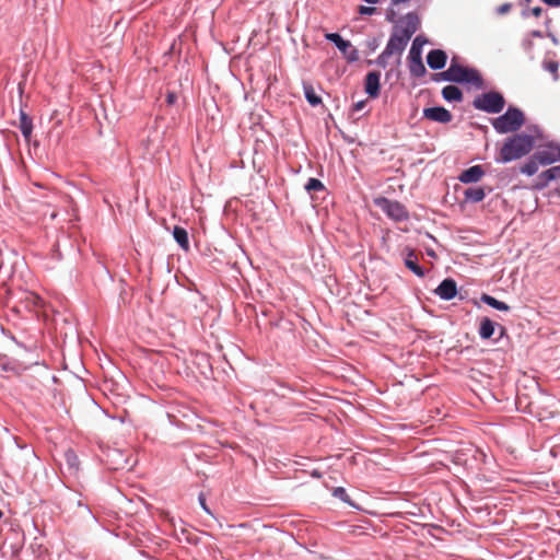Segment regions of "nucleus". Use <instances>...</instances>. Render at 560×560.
Returning <instances> with one entry per match:
<instances>
[{"instance_id":"nucleus-26","label":"nucleus","mask_w":560,"mask_h":560,"mask_svg":"<svg viewBox=\"0 0 560 560\" xmlns=\"http://www.w3.org/2000/svg\"><path fill=\"white\" fill-rule=\"evenodd\" d=\"M544 70L550 72L553 75V80L557 81L559 79L558 69L559 63L553 60H548L542 62Z\"/></svg>"},{"instance_id":"nucleus-17","label":"nucleus","mask_w":560,"mask_h":560,"mask_svg":"<svg viewBox=\"0 0 560 560\" xmlns=\"http://www.w3.org/2000/svg\"><path fill=\"white\" fill-rule=\"evenodd\" d=\"M19 128L23 138L28 141L32 132H33V120L32 118L23 110L20 112V125Z\"/></svg>"},{"instance_id":"nucleus-29","label":"nucleus","mask_w":560,"mask_h":560,"mask_svg":"<svg viewBox=\"0 0 560 560\" xmlns=\"http://www.w3.org/2000/svg\"><path fill=\"white\" fill-rule=\"evenodd\" d=\"M332 494L335 498H338L339 500H341L346 503H350V497L345 488H342V487L335 488Z\"/></svg>"},{"instance_id":"nucleus-33","label":"nucleus","mask_w":560,"mask_h":560,"mask_svg":"<svg viewBox=\"0 0 560 560\" xmlns=\"http://www.w3.org/2000/svg\"><path fill=\"white\" fill-rule=\"evenodd\" d=\"M366 106V101L362 100L353 104L352 110L353 112H360L364 109Z\"/></svg>"},{"instance_id":"nucleus-8","label":"nucleus","mask_w":560,"mask_h":560,"mask_svg":"<svg viewBox=\"0 0 560 560\" xmlns=\"http://www.w3.org/2000/svg\"><path fill=\"white\" fill-rule=\"evenodd\" d=\"M325 38L341 51L348 62L352 63L359 60V50L349 40L343 39L340 34L327 33Z\"/></svg>"},{"instance_id":"nucleus-32","label":"nucleus","mask_w":560,"mask_h":560,"mask_svg":"<svg viewBox=\"0 0 560 560\" xmlns=\"http://www.w3.org/2000/svg\"><path fill=\"white\" fill-rule=\"evenodd\" d=\"M512 8V4L511 3H503L501 4L500 7L497 8V13L498 14H505L508 13Z\"/></svg>"},{"instance_id":"nucleus-24","label":"nucleus","mask_w":560,"mask_h":560,"mask_svg":"<svg viewBox=\"0 0 560 560\" xmlns=\"http://www.w3.org/2000/svg\"><path fill=\"white\" fill-rule=\"evenodd\" d=\"M538 164H540V163L535 159V154H534L529 160H527L521 166V173H523L527 176H533L538 171Z\"/></svg>"},{"instance_id":"nucleus-4","label":"nucleus","mask_w":560,"mask_h":560,"mask_svg":"<svg viewBox=\"0 0 560 560\" xmlns=\"http://www.w3.org/2000/svg\"><path fill=\"white\" fill-rule=\"evenodd\" d=\"M525 122L524 113L517 108L510 106L506 112L492 120V127L499 135H505L517 131Z\"/></svg>"},{"instance_id":"nucleus-35","label":"nucleus","mask_w":560,"mask_h":560,"mask_svg":"<svg viewBox=\"0 0 560 560\" xmlns=\"http://www.w3.org/2000/svg\"><path fill=\"white\" fill-rule=\"evenodd\" d=\"M177 100V96L175 93H168L166 96V102L168 105H173Z\"/></svg>"},{"instance_id":"nucleus-43","label":"nucleus","mask_w":560,"mask_h":560,"mask_svg":"<svg viewBox=\"0 0 560 560\" xmlns=\"http://www.w3.org/2000/svg\"><path fill=\"white\" fill-rule=\"evenodd\" d=\"M114 455L119 456V457H122V454H120L118 451H115V452H114Z\"/></svg>"},{"instance_id":"nucleus-36","label":"nucleus","mask_w":560,"mask_h":560,"mask_svg":"<svg viewBox=\"0 0 560 560\" xmlns=\"http://www.w3.org/2000/svg\"><path fill=\"white\" fill-rule=\"evenodd\" d=\"M549 7H560V0H541Z\"/></svg>"},{"instance_id":"nucleus-45","label":"nucleus","mask_w":560,"mask_h":560,"mask_svg":"<svg viewBox=\"0 0 560 560\" xmlns=\"http://www.w3.org/2000/svg\"><path fill=\"white\" fill-rule=\"evenodd\" d=\"M429 255L434 256L435 254H434V252L432 250V252H429Z\"/></svg>"},{"instance_id":"nucleus-20","label":"nucleus","mask_w":560,"mask_h":560,"mask_svg":"<svg viewBox=\"0 0 560 560\" xmlns=\"http://www.w3.org/2000/svg\"><path fill=\"white\" fill-rule=\"evenodd\" d=\"M465 200L468 202H480L486 197V191L482 187H470L464 191Z\"/></svg>"},{"instance_id":"nucleus-15","label":"nucleus","mask_w":560,"mask_h":560,"mask_svg":"<svg viewBox=\"0 0 560 560\" xmlns=\"http://www.w3.org/2000/svg\"><path fill=\"white\" fill-rule=\"evenodd\" d=\"M447 55L442 49H432L427 56V63L432 70H441L445 67Z\"/></svg>"},{"instance_id":"nucleus-11","label":"nucleus","mask_w":560,"mask_h":560,"mask_svg":"<svg viewBox=\"0 0 560 560\" xmlns=\"http://www.w3.org/2000/svg\"><path fill=\"white\" fill-rule=\"evenodd\" d=\"M434 293L441 300L451 301L457 295V283L454 279L446 278L438 285Z\"/></svg>"},{"instance_id":"nucleus-40","label":"nucleus","mask_w":560,"mask_h":560,"mask_svg":"<svg viewBox=\"0 0 560 560\" xmlns=\"http://www.w3.org/2000/svg\"><path fill=\"white\" fill-rule=\"evenodd\" d=\"M530 36L540 38L542 37V33L540 31L535 30L530 32Z\"/></svg>"},{"instance_id":"nucleus-38","label":"nucleus","mask_w":560,"mask_h":560,"mask_svg":"<svg viewBox=\"0 0 560 560\" xmlns=\"http://www.w3.org/2000/svg\"><path fill=\"white\" fill-rule=\"evenodd\" d=\"M542 12V9L540 7H535L532 9V14L535 15L536 18L540 16Z\"/></svg>"},{"instance_id":"nucleus-22","label":"nucleus","mask_w":560,"mask_h":560,"mask_svg":"<svg viewBox=\"0 0 560 560\" xmlns=\"http://www.w3.org/2000/svg\"><path fill=\"white\" fill-rule=\"evenodd\" d=\"M174 240L184 250L189 249V238L187 231L182 226H175L173 230Z\"/></svg>"},{"instance_id":"nucleus-3","label":"nucleus","mask_w":560,"mask_h":560,"mask_svg":"<svg viewBox=\"0 0 560 560\" xmlns=\"http://www.w3.org/2000/svg\"><path fill=\"white\" fill-rule=\"evenodd\" d=\"M534 144L535 139L532 135L515 133L505 139L495 161L505 164L521 159L532 151Z\"/></svg>"},{"instance_id":"nucleus-34","label":"nucleus","mask_w":560,"mask_h":560,"mask_svg":"<svg viewBox=\"0 0 560 560\" xmlns=\"http://www.w3.org/2000/svg\"><path fill=\"white\" fill-rule=\"evenodd\" d=\"M198 499H199V503H200V505H201L202 510H203L205 512H207L208 514H211V512H210V510H209V508H208V505H207V503H206V499H205V497H203V494H202V493H200V494H199V498H198Z\"/></svg>"},{"instance_id":"nucleus-30","label":"nucleus","mask_w":560,"mask_h":560,"mask_svg":"<svg viewBox=\"0 0 560 560\" xmlns=\"http://www.w3.org/2000/svg\"><path fill=\"white\" fill-rule=\"evenodd\" d=\"M393 56L392 54H386V49H384L380 56L377 57L376 59V65L382 67V68H386L387 65H388V58Z\"/></svg>"},{"instance_id":"nucleus-6","label":"nucleus","mask_w":560,"mask_h":560,"mask_svg":"<svg viewBox=\"0 0 560 560\" xmlns=\"http://www.w3.org/2000/svg\"><path fill=\"white\" fill-rule=\"evenodd\" d=\"M428 43L427 38L422 35H418L411 45L409 50V71L411 75L416 78L423 77L427 69L422 62V47Z\"/></svg>"},{"instance_id":"nucleus-19","label":"nucleus","mask_w":560,"mask_h":560,"mask_svg":"<svg viewBox=\"0 0 560 560\" xmlns=\"http://www.w3.org/2000/svg\"><path fill=\"white\" fill-rule=\"evenodd\" d=\"M559 178L558 173L555 167H550L544 172H541L538 176V183L536 185L537 188L542 189L549 185L550 182Z\"/></svg>"},{"instance_id":"nucleus-37","label":"nucleus","mask_w":560,"mask_h":560,"mask_svg":"<svg viewBox=\"0 0 560 560\" xmlns=\"http://www.w3.org/2000/svg\"><path fill=\"white\" fill-rule=\"evenodd\" d=\"M129 464V460L128 459H124V464H120V463H117L116 466H114L113 468L114 469H124L128 466Z\"/></svg>"},{"instance_id":"nucleus-41","label":"nucleus","mask_w":560,"mask_h":560,"mask_svg":"<svg viewBox=\"0 0 560 560\" xmlns=\"http://www.w3.org/2000/svg\"><path fill=\"white\" fill-rule=\"evenodd\" d=\"M364 1L370 4H376L380 0H364Z\"/></svg>"},{"instance_id":"nucleus-47","label":"nucleus","mask_w":560,"mask_h":560,"mask_svg":"<svg viewBox=\"0 0 560 560\" xmlns=\"http://www.w3.org/2000/svg\"><path fill=\"white\" fill-rule=\"evenodd\" d=\"M3 354L0 353V357H2Z\"/></svg>"},{"instance_id":"nucleus-1","label":"nucleus","mask_w":560,"mask_h":560,"mask_svg":"<svg viewBox=\"0 0 560 560\" xmlns=\"http://www.w3.org/2000/svg\"><path fill=\"white\" fill-rule=\"evenodd\" d=\"M419 19L416 13H407L393 28L390 37L386 44V54L401 56L408 42L417 32Z\"/></svg>"},{"instance_id":"nucleus-46","label":"nucleus","mask_w":560,"mask_h":560,"mask_svg":"<svg viewBox=\"0 0 560 560\" xmlns=\"http://www.w3.org/2000/svg\"><path fill=\"white\" fill-rule=\"evenodd\" d=\"M525 2H530V0H524Z\"/></svg>"},{"instance_id":"nucleus-14","label":"nucleus","mask_w":560,"mask_h":560,"mask_svg":"<svg viewBox=\"0 0 560 560\" xmlns=\"http://www.w3.org/2000/svg\"><path fill=\"white\" fill-rule=\"evenodd\" d=\"M485 175V170L481 165H474L466 170H464L459 176L458 179L463 184H471L479 182Z\"/></svg>"},{"instance_id":"nucleus-23","label":"nucleus","mask_w":560,"mask_h":560,"mask_svg":"<svg viewBox=\"0 0 560 560\" xmlns=\"http://www.w3.org/2000/svg\"><path fill=\"white\" fill-rule=\"evenodd\" d=\"M480 300L487 304L488 306L497 310V311H501V312H508L510 311V306L502 302V301H499L497 300L495 298H493L492 295H489V294H486L483 293L480 298Z\"/></svg>"},{"instance_id":"nucleus-10","label":"nucleus","mask_w":560,"mask_h":560,"mask_svg":"<svg viewBox=\"0 0 560 560\" xmlns=\"http://www.w3.org/2000/svg\"><path fill=\"white\" fill-rule=\"evenodd\" d=\"M423 117L440 124H448L453 119L451 112L442 106L424 108Z\"/></svg>"},{"instance_id":"nucleus-5","label":"nucleus","mask_w":560,"mask_h":560,"mask_svg":"<svg viewBox=\"0 0 560 560\" xmlns=\"http://www.w3.org/2000/svg\"><path fill=\"white\" fill-rule=\"evenodd\" d=\"M505 105L503 95L495 91H490L477 95L472 101V106L478 109L490 114H498L502 112Z\"/></svg>"},{"instance_id":"nucleus-28","label":"nucleus","mask_w":560,"mask_h":560,"mask_svg":"<svg viewBox=\"0 0 560 560\" xmlns=\"http://www.w3.org/2000/svg\"><path fill=\"white\" fill-rule=\"evenodd\" d=\"M65 457H66V462L70 468H75V469L78 468L79 458L72 450L67 451L65 454Z\"/></svg>"},{"instance_id":"nucleus-39","label":"nucleus","mask_w":560,"mask_h":560,"mask_svg":"<svg viewBox=\"0 0 560 560\" xmlns=\"http://www.w3.org/2000/svg\"><path fill=\"white\" fill-rule=\"evenodd\" d=\"M386 19L389 21V22H395V12L393 10L388 11L386 13Z\"/></svg>"},{"instance_id":"nucleus-27","label":"nucleus","mask_w":560,"mask_h":560,"mask_svg":"<svg viewBox=\"0 0 560 560\" xmlns=\"http://www.w3.org/2000/svg\"><path fill=\"white\" fill-rule=\"evenodd\" d=\"M0 371L14 373L18 372L14 363L4 354L0 357Z\"/></svg>"},{"instance_id":"nucleus-7","label":"nucleus","mask_w":560,"mask_h":560,"mask_svg":"<svg viewBox=\"0 0 560 560\" xmlns=\"http://www.w3.org/2000/svg\"><path fill=\"white\" fill-rule=\"evenodd\" d=\"M375 205L392 220L395 222H404L409 220V212L406 207L397 201L386 197H380L375 199Z\"/></svg>"},{"instance_id":"nucleus-16","label":"nucleus","mask_w":560,"mask_h":560,"mask_svg":"<svg viewBox=\"0 0 560 560\" xmlns=\"http://www.w3.org/2000/svg\"><path fill=\"white\" fill-rule=\"evenodd\" d=\"M404 257L405 266L412 271L417 277L422 278L425 276V269L418 264V257L413 249L407 248Z\"/></svg>"},{"instance_id":"nucleus-21","label":"nucleus","mask_w":560,"mask_h":560,"mask_svg":"<svg viewBox=\"0 0 560 560\" xmlns=\"http://www.w3.org/2000/svg\"><path fill=\"white\" fill-rule=\"evenodd\" d=\"M303 92H304L305 100L307 101V103L311 106L315 107V106H318L319 104H322V97L316 94V92L311 83H306V82L303 83Z\"/></svg>"},{"instance_id":"nucleus-13","label":"nucleus","mask_w":560,"mask_h":560,"mask_svg":"<svg viewBox=\"0 0 560 560\" xmlns=\"http://www.w3.org/2000/svg\"><path fill=\"white\" fill-rule=\"evenodd\" d=\"M497 327L500 328L502 336L505 331V328L503 326L499 325L498 323L491 320L488 317H482L480 319V325L478 329L479 337L483 340L490 339L493 336Z\"/></svg>"},{"instance_id":"nucleus-25","label":"nucleus","mask_w":560,"mask_h":560,"mask_svg":"<svg viewBox=\"0 0 560 560\" xmlns=\"http://www.w3.org/2000/svg\"><path fill=\"white\" fill-rule=\"evenodd\" d=\"M305 190L308 192L311 191H323L325 190L324 184L314 177L308 178L307 183L305 184Z\"/></svg>"},{"instance_id":"nucleus-9","label":"nucleus","mask_w":560,"mask_h":560,"mask_svg":"<svg viewBox=\"0 0 560 560\" xmlns=\"http://www.w3.org/2000/svg\"><path fill=\"white\" fill-rule=\"evenodd\" d=\"M535 159L541 165H550L560 161V144L558 142H548L535 153Z\"/></svg>"},{"instance_id":"nucleus-18","label":"nucleus","mask_w":560,"mask_h":560,"mask_svg":"<svg viewBox=\"0 0 560 560\" xmlns=\"http://www.w3.org/2000/svg\"><path fill=\"white\" fill-rule=\"evenodd\" d=\"M442 97L446 102H462L463 101V92L456 85H446L442 89Z\"/></svg>"},{"instance_id":"nucleus-12","label":"nucleus","mask_w":560,"mask_h":560,"mask_svg":"<svg viewBox=\"0 0 560 560\" xmlns=\"http://www.w3.org/2000/svg\"><path fill=\"white\" fill-rule=\"evenodd\" d=\"M364 89L365 93L372 98H376L380 95L381 73L378 71H371L365 75Z\"/></svg>"},{"instance_id":"nucleus-31","label":"nucleus","mask_w":560,"mask_h":560,"mask_svg":"<svg viewBox=\"0 0 560 560\" xmlns=\"http://www.w3.org/2000/svg\"><path fill=\"white\" fill-rule=\"evenodd\" d=\"M376 12V8L375 7H365V5H361L359 8V13L361 15H372Z\"/></svg>"},{"instance_id":"nucleus-42","label":"nucleus","mask_w":560,"mask_h":560,"mask_svg":"<svg viewBox=\"0 0 560 560\" xmlns=\"http://www.w3.org/2000/svg\"><path fill=\"white\" fill-rule=\"evenodd\" d=\"M553 167H555V170H556V172L558 173L559 178H560V165H558V166H553Z\"/></svg>"},{"instance_id":"nucleus-2","label":"nucleus","mask_w":560,"mask_h":560,"mask_svg":"<svg viewBox=\"0 0 560 560\" xmlns=\"http://www.w3.org/2000/svg\"><path fill=\"white\" fill-rule=\"evenodd\" d=\"M432 80L435 82L445 81L459 84H471L476 89H483L485 82L475 68H468L460 66L456 62V58H453L447 70L440 73H434Z\"/></svg>"},{"instance_id":"nucleus-44","label":"nucleus","mask_w":560,"mask_h":560,"mask_svg":"<svg viewBox=\"0 0 560 560\" xmlns=\"http://www.w3.org/2000/svg\"><path fill=\"white\" fill-rule=\"evenodd\" d=\"M3 517V512L0 510V520Z\"/></svg>"}]
</instances>
